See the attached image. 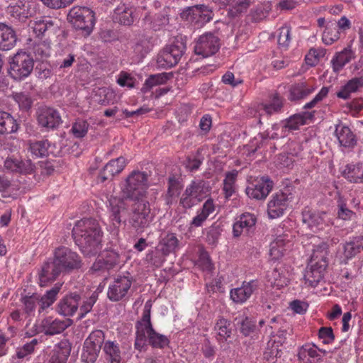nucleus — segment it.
Segmentation results:
<instances>
[{
  "instance_id": "f257e3e1",
  "label": "nucleus",
  "mask_w": 363,
  "mask_h": 363,
  "mask_svg": "<svg viewBox=\"0 0 363 363\" xmlns=\"http://www.w3.org/2000/svg\"><path fill=\"white\" fill-rule=\"evenodd\" d=\"M148 187V175L146 172L134 170L129 174L121 186L123 198L111 197L108 201L109 218L116 228L121 225L122 215L128 211L129 206L126 200L145 201Z\"/></svg>"
},
{
  "instance_id": "f03ea898",
  "label": "nucleus",
  "mask_w": 363,
  "mask_h": 363,
  "mask_svg": "<svg viewBox=\"0 0 363 363\" xmlns=\"http://www.w3.org/2000/svg\"><path fill=\"white\" fill-rule=\"evenodd\" d=\"M72 236L86 256L96 255L101 250L102 232L94 219L84 218L77 221L72 229Z\"/></svg>"
},
{
  "instance_id": "7ed1b4c3",
  "label": "nucleus",
  "mask_w": 363,
  "mask_h": 363,
  "mask_svg": "<svg viewBox=\"0 0 363 363\" xmlns=\"http://www.w3.org/2000/svg\"><path fill=\"white\" fill-rule=\"evenodd\" d=\"M135 349L141 351L148 342L152 347L162 349L169 343L168 337L157 333L150 320V307L146 303L140 320L136 323Z\"/></svg>"
},
{
  "instance_id": "20e7f679",
  "label": "nucleus",
  "mask_w": 363,
  "mask_h": 363,
  "mask_svg": "<svg viewBox=\"0 0 363 363\" xmlns=\"http://www.w3.org/2000/svg\"><path fill=\"white\" fill-rule=\"evenodd\" d=\"M62 284H56L51 289L46 291L44 295L33 293L31 295H25L21 298L23 305L24 313L28 315H34L37 306H39V313L51 306L57 299Z\"/></svg>"
},
{
  "instance_id": "39448f33",
  "label": "nucleus",
  "mask_w": 363,
  "mask_h": 363,
  "mask_svg": "<svg viewBox=\"0 0 363 363\" xmlns=\"http://www.w3.org/2000/svg\"><path fill=\"white\" fill-rule=\"evenodd\" d=\"M153 218L148 201H134L129 213L128 223L136 232H143L150 225Z\"/></svg>"
},
{
  "instance_id": "423d86ee",
  "label": "nucleus",
  "mask_w": 363,
  "mask_h": 363,
  "mask_svg": "<svg viewBox=\"0 0 363 363\" xmlns=\"http://www.w3.org/2000/svg\"><path fill=\"white\" fill-rule=\"evenodd\" d=\"M67 19L76 29L83 30L86 35L92 32L95 24L94 11L84 6L72 7L69 11Z\"/></svg>"
},
{
  "instance_id": "0eeeda50",
  "label": "nucleus",
  "mask_w": 363,
  "mask_h": 363,
  "mask_svg": "<svg viewBox=\"0 0 363 363\" xmlns=\"http://www.w3.org/2000/svg\"><path fill=\"white\" fill-rule=\"evenodd\" d=\"M9 73L15 80L21 81L28 77L34 66L33 59L26 52H18L11 59Z\"/></svg>"
},
{
  "instance_id": "6e6552de",
  "label": "nucleus",
  "mask_w": 363,
  "mask_h": 363,
  "mask_svg": "<svg viewBox=\"0 0 363 363\" xmlns=\"http://www.w3.org/2000/svg\"><path fill=\"white\" fill-rule=\"evenodd\" d=\"M209 193V187L203 180L192 181L180 199L184 208H191L201 202Z\"/></svg>"
},
{
  "instance_id": "1a4fd4ad",
  "label": "nucleus",
  "mask_w": 363,
  "mask_h": 363,
  "mask_svg": "<svg viewBox=\"0 0 363 363\" xmlns=\"http://www.w3.org/2000/svg\"><path fill=\"white\" fill-rule=\"evenodd\" d=\"M133 277L127 275H118L109 283L107 297L114 302L125 300L131 292Z\"/></svg>"
},
{
  "instance_id": "9d476101",
  "label": "nucleus",
  "mask_w": 363,
  "mask_h": 363,
  "mask_svg": "<svg viewBox=\"0 0 363 363\" xmlns=\"http://www.w3.org/2000/svg\"><path fill=\"white\" fill-rule=\"evenodd\" d=\"M294 198V194L289 188L273 194L267 203L269 217L275 219L283 216Z\"/></svg>"
},
{
  "instance_id": "9b49d317",
  "label": "nucleus",
  "mask_w": 363,
  "mask_h": 363,
  "mask_svg": "<svg viewBox=\"0 0 363 363\" xmlns=\"http://www.w3.org/2000/svg\"><path fill=\"white\" fill-rule=\"evenodd\" d=\"M186 50L185 44L179 40L167 45L158 54L157 63L162 68H170L180 60Z\"/></svg>"
},
{
  "instance_id": "f8f14e48",
  "label": "nucleus",
  "mask_w": 363,
  "mask_h": 363,
  "mask_svg": "<svg viewBox=\"0 0 363 363\" xmlns=\"http://www.w3.org/2000/svg\"><path fill=\"white\" fill-rule=\"evenodd\" d=\"M53 259L62 273L79 269L82 265L79 255L65 247L57 248Z\"/></svg>"
},
{
  "instance_id": "ddd939ff",
  "label": "nucleus",
  "mask_w": 363,
  "mask_h": 363,
  "mask_svg": "<svg viewBox=\"0 0 363 363\" xmlns=\"http://www.w3.org/2000/svg\"><path fill=\"white\" fill-rule=\"evenodd\" d=\"M182 16L195 26L199 28L203 26L213 19V12L207 6L196 5L185 9L182 12Z\"/></svg>"
},
{
  "instance_id": "4468645a",
  "label": "nucleus",
  "mask_w": 363,
  "mask_h": 363,
  "mask_svg": "<svg viewBox=\"0 0 363 363\" xmlns=\"http://www.w3.org/2000/svg\"><path fill=\"white\" fill-rule=\"evenodd\" d=\"M220 45V40L217 35L212 33H206L196 40L194 52L197 55L208 57L218 51Z\"/></svg>"
},
{
  "instance_id": "2eb2a0df",
  "label": "nucleus",
  "mask_w": 363,
  "mask_h": 363,
  "mask_svg": "<svg viewBox=\"0 0 363 363\" xmlns=\"http://www.w3.org/2000/svg\"><path fill=\"white\" fill-rule=\"evenodd\" d=\"M72 324L69 318H58L48 316L43 318L38 325V330L48 335L60 334Z\"/></svg>"
},
{
  "instance_id": "dca6fc26",
  "label": "nucleus",
  "mask_w": 363,
  "mask_h": 363,
  "mask_svg": "<svg viewBox=\"0 0 363 363\" xmlns=\"http://www.w3.org/2000/svg\"><path fill=\"white\" fill-rule=\"evenodd\" d=\"M272 188V181L267 177H262L250 182L247 186L245 191L250 198L262 200L268 196Z\"/></svg>"
},
{
  "instance_id": "f3484780",
  "label": "nucleus",
  "mask_w": 363,
  "mask_h": 363,
  "mask_svg": "<svg viewBox=\"0 0 363 363\" xmlns=\"http://www.w3.org/2000/svg\"><path fill=\"white\" fill-rule=\"evenodd\" d=\"M303 222L306 227L313 233L324 229L328 225L326 220L327 214L325 212L312 211L305 210L302 213Z\"/></svg>"
},
{
  "instance_id": "a211bd4d",
  "label": "nucleus",
  "mask_w": 363,
  "mask_h": 363,
  "mask_svg": "<svg viewBox=\"0 0 363 363\" xmlns=\"http://www.w3.org/2000/svg\"><path fill=\"white\" fill-rule=\"evenodd\" d=\"M257 288L258 281L257 280L243 281L241 286L230 290V298L235 303L242 304L250 298Z\"/></svg>"
},
{
  "instance_id": "6ab92c4d",
  "label": "nucleus",
  "mask_w": 363,
  "mask_h": 363,
  "mask_svg": "<svg viewBox=\"0 0 363 363\" xmlns=\"http://www.w3.org/2000/svg\"><path fill=\"white\" fill-rule=\"evenodd\" d=\"M38 124L48 129H55L62 123L59 112L50 107H43L38 112Z\"/></svg>"
},
{
  "instance_id": "aec40b11",
  "label": "nucleus",
  "mask_w": 363,
  "mask_h": 363,
  "mask_svg": "<svg viewBox=\"0 0 363 363\" xmlns=\"http://www.w3.org/2000/svg\"><path fill=\"white\" fill-rule=\"evenodd\" d=\"M321 353L325 354L326 352L319 349L313 343H306L298 350L299 363H318L323 359Z\"/></svg>"
},
{
  "instance_id": "412c9836",
  "label": "nucleus",
  "mask_w": 363,
  "mask_h": 363,
  "mask_svg": "<svg viewBox=\"0 0 363 363\" xmlns=\"http://www.w3.org/2000/svg\"><path fill=\"white\" fill-rule=\"evenodd\" d=\"M28 145V151L35 157H43L50 155L56 156L60 152L56 145L51 144L48 140L30 141Z\"/></svg>"
},
{
  "instance_id": "4be33fe9",
  "label": "nucleus",
  "mask_w": 363,
  "mask_h": 363,
  "mask_svg": "<svg viewBox=\"0 0 363 363\" xmlns=\"http://www.w3.org/2000/svg\"><path fill=\"white\" fill-rule=\"evenodd\" d=\"M128 164V160L123 157H119L115 160H111L108 162L99 175V179L104 182V181L112 178L116 174H120Z\"/></svg>"
},
{
  "instance_id": "5701e85b",
  "label": "nucleus",
  "mask_w": 363,
  "mask_h": 363,
  "mask_svg": "<svg viewBox=\"0 0 363 363\" xmlns=\"http://www.w3.org/2000/svg\"><path fill=\"white\" fill-rule=\"evenodd\" d=\"M317 89L315 84L310 82H301L292 85L289 89V99L291 101H299L306 99Z\"/></svg>"
},
{
  "instance_id": "b1692460",
  "label": "nucleus",
  "mask_w": 363,
  "mask_h": 363,
  "mask_svg": "<svg viewBox=\"0 0 363 363\" xmlns=\"http://www.w3.org/2000/svg\"><path fill=\"white\" fill-rule=\"evenodd\" d=\"M256 223L255 216L250 213L240 215L234 223L233 233L235 237H239L243 233H247Z\"/></svg>"
},
{
  "instance_id": "393cba45",
  "label": "nucleus",
  "mask_w": 363,
  "mask_h": 363,
  "mask_svg": "<svg viewBox=\"0 0 363 363\" xmlns=\"http://www.w3.org/2000/svg\"><path fill=\"white\" fill-rule=\"evenodd\" d=\"M62 273L55 259L48 260L42 266L39 274L40 286H46L49 282L55 281Z\"/></svg>"
},
{
  "instance_id": "a878e982",
  "label": "nucleus",
  "mask_w": 363,
  "mask_h": 363,
  "mask_svg": "<svg viewBox=\"0 0 363 363\" xmlns=\"http://www.w3.org/2000/svg\"><path fill=\"white\" fill-rule=\"evenodd\" d=\"M4 168L12 172L30 174L34 171L35 165L30 160H18L8 157L4 161Z\"/></svg>"
},
{
  "instance_id": "bb28decb",
  "label": "nucleus",
  "mask_w": 363,
  "mask_h": 363,
  "mask_svg": "<svg viewBox=\"0 0 363 363\" xmlns=\"http://www.w3.org/2000/svg\"><path fill=\"white\" fill-rule=\"evenodd\" d=\"M341 174L350 183L363 184V162H352L346 164L342 168Z\"/></svg>"
},
{
  "instance_id": "cd10ccee",
  "label": "nucleus",
  "mask_w": 363,
  "mask_h": 363,
  "mask_svg": "<svg viewBox=\"0 0 363 363\" xmlns=\"http://www.w3.org/2000/svg\"><path fill=\"white\" fill-rule=\"evenodd\" d=\"M80 296L74 293L63 298L58 303V313L64 316H72L77 312Z\"/></svg>"
},
{
  "instance_id": "c85d7f7f",
  "label": "nucleus",
  "mask_w": 363,
  "mask_h": 363,
  "mask_svg": "<svg viewBox=\"0 0 363 363\" xmlns=\"http://www.w3.org/2000/svg\"><path fill=\"white\" fill-rule=\"evenodd\" d=\"M6 12L11 17L22 21L32 15L30 4L23 0L11 4L7 7Z\"/></svg>"
},
{
  "instance_id": "c756f323",
  "label": "nucleus",
  "mask_w": 363,
  "mask_h": 363,
  "mask_svg": "<svg viewBox=\"0 0 363 363\" xmlns=\"http://www.w3.org/2000/svg\"><path fill=\"white\" fill-rule=\"evenodd\" d=\"M70 352V343L67 340H62L55 346L48 363H67Z\"/></svg>"
},
{
  "instance_id": "7c9ffc66",
  "label": "nucleus",
  "mask_w": 363,
  "mask_h": 363,
  "mask_svg": "<svg viewBox=\"0 0 363 363\" xmlns=\"http://www.w3.org/2000/svg\"><path fill=\"white\" fill-rule=\"evenodd\" d=\"M216 211V205L212 199H207L202 207L196 212V215L192 218L190 225L192 227L202 226L208 217Z\"/></svg>"
},
{
  "instance_id": "2f4dec72",
  "label": "nucleus",
  "mask_w": 363,
  "mask_h": 363,
  "mask_svg": "<svg viewBox=\"0 0 363 363\" xmlns=\"http://www.w3.org/2000/svg\"><path fill=\"white\" fill-rule=\"evenodd\" d=\"M335 136L339 144L344 147H353L357 140L351 129L343 124H338L335 127Z\"/></svg>"
},
{
  "instance_id": "473e14b6",
  "label": "nucleus",
  "mask_w": 363,
  "mask_h": 363,
  "mask_svg": "<svg viewBox=\"0 0 363 363\" xmlns=\"http://www.w3.org/2000/svg\"><path fill=\"white\" fill-rule=\"evenodd\" d=\"M363 87V69H362L357 76L349 80L337 93V97L343 99H347L351 94L357 91Z\"/></svg>"
},
{
  "instance_id": "72a5a7b5",
  "label": "nucleus",
  "mask_w": 363,
  "mask_h": 363,
  "mask_svg": "<svg viewBox=\"0 0 363 363\" xmlns=\"http://www.w3.org/2000/svg\"><path fill=\"white\" fill-rule=\"evenodd\" d=\"M325 265L318 266L315 264H309L304 274L305 283L309 286L315 287L323 279L325 272Z\"/></svg>"
},
{
  "instance_id": "f704fd0d",
  "label": "nucleus",
  "mask_w": 363,
  "mask_h": 363,
  "mask_svg": "<svg viewBox=\"0 0 363 363\" xmlns=\"http://www.w3.org/2000/svg\"><path fill=\"white\" fill-rule=\"evenodd\" d=\"M235 325L238 330L245 336L250 335L255 330V321L249 317L245 311L238 313L234 318Z\"/></svg>"
},
{
  "instance_id": "c9c22d12",
  "label": "nucleus",
  "mask_w": 363,
  "mask_h": 363,
  "mask_svg": "<svg viewBox=\"0 0 363 363\" xmlns=\"http://www.w3.org/2000/svg\"><path fill=\"white\" fill-rule=\"evenodd\" d=\"M16 42V37L11 28L0 23V50H11L15 45Z\"/></svg>"
},
{
  "instance_id": "e433bc0d",
  "label": "nucleus",
  "mask_w": 363,
  "mask_h": 363,
  "mask_svg": "<svg viewBox=\"0 0 363 363\" xmlns=\"http://www.w3.org/2000/svg\"><path fill=\"white\" fill-rule=\"evenodd\" d=\"M354 57V53L350 47L336 53L331 60L333 71L336 73L339 72Z\"/></svg>"
},
{
  "instance_id": "4c0bfd02",
  "label": "nucleus",
  "mask_w": 363,
  "mask_h": 363,
  "mask_svg": "<svg viewBox=\"0 0 363 363\" xmlns=\"http://www.w3.org/2000/svg\"><path fill=\"white\" fill-rule=\"evenodd\" d=\"M363 250V238L356 237L347 242L343 246V262L346 263L347 260L352 259Z\"/></svg>"
},
{
  "instance_id": "58836bf2",
  "label": "nucleus",
  "mask_w": 363,
  "mask_h": 363,
  "mask_svg": "<svg viewBox=\"0 0 363 363\" xmlns=\"http://www.w3.org/2000/svg\"><path fill=\"white\" fill-rule=\"evenodd\" d=\"M268 280L272 286L282 288L289 282L290 274L284 267L275 268L267 275Z\"/></svg>"
},
{
  "instance_id": "ea45409f",
  "label": "nucleus",
  "mask_w": 363,
  "mask_h": 363,
  "mask_svg": "<svg viewBox=\"0 0 363 363\" xmlns=\"http://www.w3.org/2000/svg\"><path fill=\"white\" fill-rule=\"evenodd\" d=\"M282 106L283 99L276 93L273 94L269 102L262 103L259 106V110L262 111V114L264 113L267 116H271L280 112Z\"/></svg>"
},
{
  "instance_id": "a19ab883",
  "label": "nucleus",
  "mask_w": 363,
  "mask_h": 363,
  "mask_svg": "<svg viewBox=\"0 0 363 363\" xmlns=\"http://www.w3.org/2000/svg\"><path fill=\"white\" fill-rule=\"evenodd\" d=\"M113 20L123 25L132 24L134 21L133 9L125 4L119 5L114 10Z\"/></svg>"
},
{
  "instance_id": "79ce46f5",
  "label": "nucleus",
  "mask_w": 363,
  "mask_h": 363,
  "mask_svg": "<svg viewBox=\"0 0 363 363\" xmlns=\"http://www.w3.org/2000/svg\"><path fill=\"white\" fill-rule=\"evenodd\" d=\"M328 245L325 242H322L313 249L310 263L315 264L318 266H323L324 264L325 269H326L328 264Z\"/></svg>"
},
{
  "instance_id": "37998d69",
  "label": "nucleus",
  "mask_w": 363,
  "mask_h": 363,
  "mask_svg": "<svg viewBox=\"0 0 363 363\" xmlns=\"http://www.w3.org/2000/svg\"><path fill=\"white\" fill-rule=\"evenodd\" d=\"M103 351L108 363H121V350L118 343L116 341H106L104 345Z\"/></svg>"
},
{
  "instance_id": "c03bdc74",
  "label": "nucleus",
  "mask_w": 363,
  "mask_h": 363,
  "mask_svg": "<svg viewBox=\"0 0 363 363\" xmlns=\"http://www.w3.org/2000/svg\"><path fill=\"white\" fill-rule=\"evenodd\" d=\"M18 125L9 113L0 111V134H9L16 132Z\"/></svg>"
},
{
  "instance_id": "a18cd8bd",
  "label": "nucleus",
  "mask_w": 363,
  "mask_h": 363,
  "mask_svg": "<svg viewBox=\"0 0 363 363\" xmlns=\"http://www.w3.org/2000/svg\"><path fill=\"white\" fill-rule=\"evenodd\" d=\"M313 117V115L311 112L294 114L285 122L284 128L289 130H297L300 126L306 124Z\"/></svg>"
},
{
  "instance_id": "49530a36",
  "label": "nucleus",
  "mask_w": 363,
  "mask_h": 363,
  "mask_svg": "<svg viewBox=\"0 0 363 363\" xmlns=\"http://www.w3.org/2000/svg\"><path fill=\"white\" fill-rule=\"evenodd\" d=\"M214 331L218 340L223 341L226 340L230 337L232 333L230 322L225 318H219L216 322Z\"/></svg>"
},
{
  "instance_id": "de8ad7c7",
  "label": "nucleus",
  "mask_w": 363,
  "mask_h": 363,
  "mask_svg": "<svg viewBox=\"0 0 363 363\" xmlns=\"http://www.w3.org/2000/svg\"><path fill=\"white\" fill-rule=\"evenodd\" d=\"M238 175L237 170H232L225 173V177L223 180V191L224 192L225 198L228 199L233 196L235 192L236 185L235 182Z\"/></svg>"
},
{
  "instance_id": "09e8293b",
  "label": "nucleus",
  "mask_w": 363,
  "mask_h": 363,
  "mask_svg": "<svg viewBox=\"0 0 363 363\" xmlns=\"http://www.w3.org/2000/svg\"><path fill=\"white\" fill-rule=\"evenodd\" d=\"M169 79V76L167 73L152 74L145 81L142 91L145 93L149 92L155 86L165 84Z\"/></svg>"
},
{
  "instance_id": "8fccbe9b",
  "label": "nucleus",
  "mask_w": 363,
  "mask_h": 363,
  "mask_svg": "<svg viewBox=\"0 0 363 363\" xmlns=\"http://www.w3.org/2000/svg\"><path fill=\"white\" fill-rule=\"evenodd\" d=\"M289 242H285V239L279 236L274 240L270 245L269 255L272 259H279L286 250Z\"/></svg>"
},
{
  "instance_id": "3c124183",
  "label": "nucleus",
  "mask_w": 363,
  "mask_h": 363,
  "mask_svg": "<svg viewBox=\"0 0 363 363\" xmlns=\"http://www.w3.org/2000/svg\"><path fill=\"white\" fill-rule=\"evenodd\" d=\"M105 335L102 330H96L92 331L84 342V347H91L96 350H101L102 344L104 342Z\"/></svg>"
},
{
  "instance_id": "603ef678",
  "label": "nucleus",
  "mask_w": 363,
  "mask_h": 363,
  "mask_svg": "<svg viewBox=\"0 0 363 363\" xmlns=\"http://www.w3.org/2000/svg\"><path fill=\"white\" fill-rule=\"evenodd\" d=\"M340 31H338L336 23L331 22L325 26L322 40L324 44L330 45L338 40L340 38Z\"/></svg>"
},
{
  "instance_id": "864d4df0",
  "label": "nucleus",
  "mask_w": 363,
  "mask_h": 363,
  "mask_svg": "<svg viewBox=\"0 0 363 363\" xmlns=\"http://www.w3.org/2000/svg\"><path fill=\"white\" fill-rule=\"evenodd\" d=\"M179 240L174 233H168L160 241V245L163 255L174 252L178 246Z\"/></svg>"
},
{
  "instance_id": "5fc2aeb1",
  "label": "nucleus",
  "mask_w": 363,
  "mask_h": 363,
  "mask_svg": "<svg viewBox=\"0 0 363 363\" xmlns=\"http://www.w3.org/2000/svg\"><path fill=\"white\" fill-rule=\"evenodd\" d=\"M251 4V0H230L228 13L233 17L238 16L246 12Z\"/></svg>"
},
{
  "instance_id": "6e6d98bb",
  "label": "nucleus",
  "mask_w": 363,
  "mask_h": 363,
  "mask_svg": "<svg viewBox=\"0 0 363 363\" xmlns=\"http://www.w3.org/2000/svg\"><path fill=\"white\" fill-rule=\"evenodd\" d=\"M32 50L37 60H43L50 55V45L47 41H39L35 43Z\"/></svg>"
},
{
  "instance_id": "4d7b16f0",
  "label": "nucleus",
  "mask_w": 363,
  "mask_h": 363,
  "mask_svg": "<svg viewBox=\"0 0 363 363\" xmlns=\"http://www.w3.org/2000/svg\"><path fill=\"white\" fill-rule=\"evenodd\" d=\"M13 100L18 104L20 109L28 111L30 108L33 100L28 93L15 92L12 94Z\"/></svg>"
},
{
  "instance_id": "13d9d810",
  "label": "nucleus",
  "mask_w": 363,
  "mask_h": 363,
  "mask_svg": "<svg viewBox=\"0 0 363 363\" xmlns=\"http://www.w3.org/2000/svg\"><path fill=\"white\" fill-rule=\"evenodd\" d=\"M180 184L174 177H169L168 180V189L166 196L167 203H171L172 199L180 193Z\"/></svg>"
},
{
  "instance_id": "bf43d9fd",
  "label": "nucleus",
  "mask_w": 363,
  "mask_h": 363,
  "mask_svg": "<svg viewBox=\"0 0 363 363\" xmlns=\"http://www.w3.org/2000/svg\"><path fill=\"white\" fill-rule=\"evenodd\" d=\"M100 257L104 260L103 263L107 269H111L119 263V255L114 250H106Z\"/></svg>"
},
{
  "instance_id": "052dcab7",
  "label": "nucleus",
  "mask_w": 363,
  "mask_h": 363,
  "mask_svg": "<svg viewBox=\"0 0 363 363\" xmlns=\"http://www.w3.org/2000/svg\"><path fill=\"white\" fill-rule=\"evenodd\" d=\"M54 26L52 21L50 19H43L36 21L32 23L31 28L36 36L43 35L45 31L50 29Z\"/></svg>"
},
{
  "instance_id": "680f3d73",
  "label": "nucleus",
  "mask_w": 363,
  "mask_h": 363,
  "mask_svg": "<svg viewBox=\"0 0 363 363\" xmlns=\"http://www.w3.org/2000/svg\"><path fill=\"white\" fill-rule=\"evenodd\" d=\"M291 42V28L288 26L280 28L278 35L279 45L287 48Z\"/></svg>"
},
{
  "instance_id": "e2e57ef3",
  "label": "nucleus",
  "mask_w": 363,
  "mask_h": 363,
  "mask_svg": "<svg viewBox=\"0 0 363 363\" xmlns=\"http://www.w3.org/2000/svg\"><path fill=\"white\" fill-rule=\"evenodd\" d=\"M100 351L91 347H84L83 346V351L81 358L84 363H94L98 358Z\"/></svg>"
},
{
  "instance_id": "0e129e2a",
  "label": "nucleus",
  "mask_w": 363,
  "mask_h": 363,
  "mask_svg": "<svg viewBox=\"0 0 363 363\" xmlns=\"http://www.w3.org/2000/svg\"><path fill=\"white\" fill-rule=\"evenodd\" d=\"M37 343L38 340L36 339H33L30 342L25 344L23 347H18L16 350L17 357L23 359L33 353Z\"/></svg>"
},
{
  "instance_id": "69168bd1",
  "label": "nucleus",
  "mask_w": 363,
  "mask_h": 363,
  "mask_svg": "<svg viewBox=\"0 0 363 363\" xmlns=\"http://www.w3.org/2000/svg\"><path fill=\"white\" fill-rule=\"evenodd\" d=\"M89 124L82 120L77 121L72 127V132L76 138H83L86 135Z\"/></svg>"
},
{
  "instance_id": "338daca9",
  "label": "nucleus",
  "mask_w": 363,
  "mask_h": 363,
  "mask_svg": "<svg viewBox=\"0 0 363 363\" xmlns=\"http://www.w3.org/2000/svg\"><path fill=\"white\" fill-rule=\"evenodd\" d=\"M337 203L339 208L337 212L338 217L345 220H352L355 213L347 208L345 202L342 199H339Z\"/></svg>"
},
{
  "instance_id": "774afa93",
  "label": "nucleus",
  "mask_w": 363,
  "mask_h": 363,
  "mask_svg": "<svg viewBox=\"0 0 363 363\" xmlns=\"http://www.w3.org/2000/svg\"><path fill=\"white\" fill-rule=\"evenodd\" d=\"M318 338L325 345L332 343L335 340L333 329L330 327H321L318 330Z\"/></svg>"
}]
</instances>
